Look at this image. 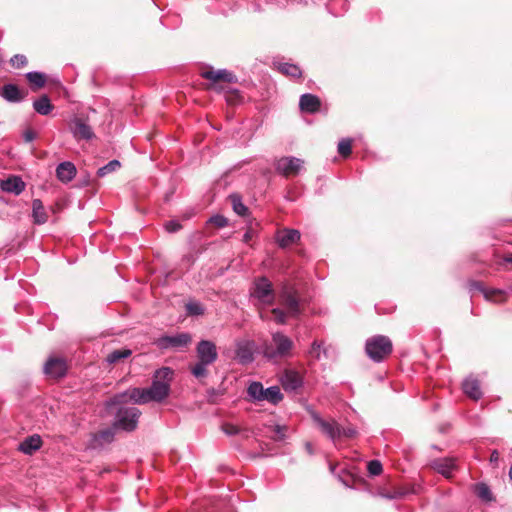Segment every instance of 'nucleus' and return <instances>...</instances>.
Here are the masks:
<instances>
[{"label": "nucleus", "mask_w": 512, "mask_h": 512, "mask_svg": "<svg viewBox=\"0 0 512 512\" xmlns=\"http://www.w3.org/2000/svg\"><path fill=\"white\" fill-rule=\"evenodd\" d=\"M300 239V232L296 229H282L276 233V241L281 248L289 247Z\"/></svg>", "instance_id": "15"}, {"label": "nucleus", "mask_w": 512, "mask_h": 512, "mask_svg": "<svg viewBox=\"0 0 512 512\" xmlns=\"http://www.w3.org/2000/svg\"><path fill=\"white\" fill-rule=\"evenodd\" d=\"M357 434L354 428H343L342 437H354Z\"/></svg>", "instance_id": "45"}, {"label": "nucleus", "mask_w": 512, "mask_h": 512, "mask_svg": "<svg viewBox=\"0 0 512 512\" xmlns=\"http://www.w3.org/2000/svg\"><path fill=\"white\" fill-rule=\"evenodd\" d=\"M119 167L120 162L118 160H111L109 163L98 169L97 175L99 177H104L107 174L116 171Z\"/></svg>", "instance_id": "34"}, {"label": "nucleus", "mask_w": 512, "mask_h": 512, "mask_svg": "<svg viewBox=\"0 0 512 512\" xmlns=\"http://www.w3.org/2000/svg\"><path fill=\"white\" fill-rule=\"evenodd\" d=\"M305 447H306L307 452H308L310 455H312V454H313V452H314V451H313L312 444H311V443H309V442H307V443L305 444Z\"/></svg>", "instance_id": "49"}, {"label": "nucleus", "mask_w": 512, "mask_h": 512, "mask_svg": "<svg viewBox=\"0 0 512 512\" xmlns=\"http://www.w3.org/2000/svg\"><path fill=\"white\" fill-rule=\"evenodd\" d=\"M432 467L443 476L450 477L455 469V462L451 458L438 459L433 461Z\"/></svg>", "instance_id": "22"}, {"label": "nucleus", "mask_w": 512, "mask_h": 512, "mask_svg": "<svg viewBox=\"0 0 512 512\" xmlns=\"http://www.w3.org/2000/svg\"><path fill=\"white\" fill-rule=\"evenodd\" d=\"M131 353L132 352L129 349L115 350L107 356V362H109L111 364L116 363L121 359L129 357L131 355Z\"/></svg>", "instance_id": "33"}, {"label": "nucleus", "mask_w": 512, "mask_h": 512, "mask_svg": "<svg viewBox=\"0 0 512 512\" xmlns=\"http://www.w3.org/2000/svg\"><path fill=\"white\" fill-rule=\"evenodd\" d=\"M186 310L189 315L199 316L204 313V307L200 302L190 301L186 304Z\"/></svg>", "instance_id": "35"}, {"label": "nucleus", "mask_w": 512, "mask_h": 512, "mask_svg": "<svg viewBox=\"0 0 512 512\" xmlns=\"http://www.w3.org/2000/svg\"><path fill=\"white\" fill-rule=\"evenodd\" d=\"M281 303L289 316L295 317L300 314L299 302L293 292L285 290L281 294Z\"/></svg>", "instance_id": "17"}, {"label": "nucleus", "mask_w": 512, "mask_h": 512, "mask_svg": "<svg viewBox=\"0 0 512 512\" xmlns=\"http://www.w3.org/2000/svg\"><path fill=\"white\" fill-rule=\"evenodd\" d=\"M76 166L69 161L60 163L56 168V176L62 183H69L76 176Z\"/></svg>", "instance_id": "16"}, {"label": "nucleus", "mask_w": 512, "mask_h": 512, "mask_svg": "<svg viewBox=\"0 0 512 512\" xmlns=\"http://www.w3.org/2000/svg\"><path fill=\"white\" fill-rule=\"evenodd\" d=\"M32 217L35 224L41 225L47 222L48 215L39 199H34L32 202Z\"/></svg>", "instance_id": "23"}, {"label": "nucleus", "mask_w": 512, "mask_h": 512, "mask_svg": "<svg viewBox=\"0 0 512 512\" xmlns=\"http://www.w3.org/2000/svg\"><path fill=\"white\" fill-rule=\"evenodd\" d=\"M10 62L14 68H22L26 66L27 58L24 55L16 54L11 58Z\"/></svg>", "instance_id": "38"}, {"label": "nucleus", "mask_w": 512, "mask_h": 512, "mask_svg": "<svg viewBox=\"0 0 512 512\" xmlns=\"http://www.w3.org/2000/svg\"><path fill=\"white\" fill-rule=\"evenodd\" d=\"M34 110L40 115H48L53 110V105L48 96L43 95L33 102Z\"/></svg>", "instance_id": "26"}, {"label": "nucleus", "mask_w": 512, "mask_h": 512, "mask_svg": "<svg viewBox=\"0 0 512 512\" xmlns=\"http://www.w3.org/2000/svg\"><path fill=\"white\" fill-rule=\"evenodd\" d=\"M498 459H499V454H498V452H497V451H493V452L491 453L490 461H491V462H497V461H498Z\"/></svg>", "instance_id": "48"}, {"label": "nucleus", "mask_w": 512, "mask_h": 512, "mask_svg": "<svg viewBox=\"0 0 512 512\" xmlns=\"http://www.w3.org/2000/svg\"><path fill=\"white\" fill-rule=\"evenodd\" d=\"M70 130L77 140H91L94 137L91 127L83 119L78 117L71 120Z\"/></svg>", "instance_id": "12"}, {"label": "nucleus", "mask_w": 512, "mask_h": 512, "mask_svg": "<svg viewBox=\"0 0 512 512\" xmlns=\"http://www.w3.org/2000/svg\"><path fill=\"white\" fill-rule=\"evenodd\" d=\"M274 431L276 433V440H283L285 438V427L276 425Z\"/></svg>", "instance_id": "44"}, {"label": "nucleus", "mask_w": 512, "mask_h": 512, "mask_svg": "<svg viewBox=\"0 0 512 512\" xmlns=\"http://www.w3.org/2000/svg\"><path fill=\"white\" fill-rule=\"evenodd\" d=\"M293 348L292 340L280 333H274L271 341L265 345L263 353L269 359L283 358L290 355Z\"/></svg>", "instance_id": "4"}, {"label": "nucleus", "mask_w": 512, "mask_h": 512, "mask_svg": "<svg viewBox=\"0 0 512 512\" xmlns=\"http://www.w3.org/2000/svg\"><path fill=\"white\" fill-rule=\"evenodd\" d=\"M106 434L108 435V434H110V432L106 431L105 433H103V436L106 435Z\"/></svg>", "instance_id": "50"}, {"label": "nucleus", "mask_w": 512, "mask_h": 512, "mask_svg": "<svg viewBox=\"0 0 512 512\" xmlns=\"http://www.w3.org/2000/svg\"><path fill=\"white\" fill-rule=\"evenodd\" d=\"M311 417L321 432L332 441H336L342 437L343 427L337 421H326L316 412H311Z\"/></svg>", "instance_id": "8"}, {"label": "nucleus", "mask_w": 512, "mask_h": 512, "mask_svg": "<svg viewBox=\"0 0 512 512\" xmlns=\"http://www.w3.org/2000/svg\"><path fill=\"white\" fill-rule=\"evenodd\" d=\"M277 68L281 73L295 78L300 77L302 74L301 69L297 65L290 63H279Z\"/></svg>", "instance_id": "31"}, {"label": "nucleus", "mask_w": 512, "mask_h": 512, "mask_svg": "<svg viewBox=\"0 0 512 512\" xmlns=\"http://www.w3.org/2000/svg\"><path fill=\"white\" fill-rule=\"evenodd\" d=\"M191 342V336L188 333H180L174 336H164L157 340V345L161 349L170 347L181 348L187 346Z\"/></svg>", "instance_id": "11"}, {"label": "nucleus", "mask_w": 512, "mask_h": 512, "mask_svg": "<svg viewBox=\"0 0 512 512\" xmlns=\"http://www.w3.org/2000/svg\"><path fill=\"white\" fill-rule=\"evenodd\" d=\"M247 393L252 400L263 401L265 388L260 382H252L247 389Z\"/></svg>", "instance_id": "29"}, {"label": "nucleus", "mask_w": 512, "mask_h": 512, "mask_svg": "<svg viewBox=\"0 0 512 512\" xmlns=\"http://www.w3.org/2000/svg\"><path fill=\"white\" fill-rule=\"evenodd\" d=\"M0 188L4 192L19 195L25 189V183L20 177L12 176L7 178L6 180H2L0 183Z\"/></svg>", "instance_id": "18"}, {"label": "nucleus", "mask_w": 512, "mask_h": 512, "mask_svg": "<svg viewBox=\"0 0 512 512\" xmlns=\"http://www.w3.org/2000/svg\"><path fill=\"white\" fill-rule=\"evenodd\" d=\"M140 415L141 412L136 407H122L117 411L114 427L124 431H133L137 427Z\"/></svg>", "instance_id": "5"}, {"label": "nucleus", "mask_w": 512, "mask_h": 512, "mask_svg": "<svg viewBox=\"0 0 512 512\" xmlns=\"http://www.w3.org/2000/svg\"><path fill=\"white\" fill-rule=\"evenodd\" d=\"M173 379L174 370L170 367H161L153 373L150 387L130 388L122 393H118L107 402V406L127 402H133L135 404H147L149 402L161 403L169 397Z\"/></svg>", "instance_id": "1"}, {"label": "nucleus", "mask_w": 512, "mask_h": 512, "mask_svg": "<svg viewBox=\"0 0 512 512\" xmlns=\"http://www.w3.org/2000/svg\"><path fill=\"white\" fill-rule=\"evenodd\" d=\"M42 446V439L39 435L34 434L32 436H29L25 438L20 444H19V451L26 455H31L35 451L39 450Z\"/></svg>", "instance_id": "19"}, {"label": "nucleus", "mask_w": 512, "mask_h": 512, "mask_svg": "<svg viewBox=\"0 0 512 512\" xmlns=\"http://www.w3.org/2000/svg\"><path fill=\"white\" fill-rule=\"evenodd\" d=\"M393 345L391 340L384 335H375L366 340L365 351L374 362L383 361L391 354Z\"/></svg>", "instance_id": "3"}, {"label": "nucleus", "mask_w": 512, "mask_h": 512, "mask_svg": "<svg viewBox=\"0 0 512 512\" xmlns=\"http://www.w3.org/2000/svg\"><path fill=\"white\" fill-rule=\"evenodd\" d=\"M222 431H223L225 434H227V435L231 436V435H236V434H238L239 429H238V427H237V426H235V425H232V424H224V425L222 426Z\"/></svg>", "instance_id": "41"}, {"label": "nucleus", "mask_w": 512, "mask_h": 512, "mask_svg": "<svg viewBox=\"0 0 512 512\" xmlns=\"http://www.w3.org/2000/svg\"><path fill=\"white\" fill-rule=\"evenodd\" d=\"M254 342L250 340H239L236 342V358L242 364L253 361Z\"/></svg>", "instance_id": "13"}, {"label": "nucleus", "mask_w": 512, "mask_h": 512, "mask_svg": "<svg viewBox=\"0 0 512 512\" xmlns=\"http://www.w3.org/2000/svg\"><path fill=\"white\" fill-rule=\"evenodd\" d=\"M320 99L313 94H303L300 97L299 106L304 112L315 113L320 109Z\"/></svg>", "instance_id": "20"}, {"label": "nucleus", "mask_w": 512, "mask_h": 512, "mask_svg": "<svg viewBox=\"0 0 512 512\" xmlns=\"http://www.w3.org/2000/svg\"><path fill=\"white\" fill-rule=\"evenodd\" d=\"M253 236H254V231L252 229H249L243 235V241L247 243L253 238Z\"/></svg>", "instance_id": "46"}, {"label": "nucleus", "mask_w": 512, "mask_h": 512, "mask_svg": "<svg viewBox=\"0 0 512 512\" xmlns=\"http://www.w3.org/2000/svg\"><path fill=\"white\" fill-rule=\"evenodd\" d=\"M252 296L262 304H271L274 300L271 282L264 277L255 281Z\"/></svg>", "instance_id": "9"}, {"label": "nucleus", "mask_w": 512, "mask_h": 512, "mask_svg": "<svg viewBox=\"0 0 512 512\" xmlns=\"http://www.w3.org/2000/svg\"><path fill=\"white\" fill-rule=\"evenodd\" d=\"M367 468L368 472L373 476H377L382 472V464L378 460H371Z\"/></svg>", "instance_id": "37"}, {"label": "nucleus", "mask_w": 512, "mask_h": 512, "mask_svg": "<svg viewBox=\"0 0 512 512\" xmlns=\"http://www.w3.org/2000/svg\"><path fill=\"white\" fill-rule=\"evenodd\" d=\"M464 393L474 400H478L482 396V391L477 379L469 377L462 384Z\"/></svg>", "instance_id": "21"}, {"label": "nucleus", "mask_w": 512, "mask_h": 512, "mask_svg": "<svg viewBox=\"0 0 512 512\" xmlns=\"http://www.w3.org/2000/svg\"><path fill=\"white\" fill-rule=\"evenodd\" d=\"M210 222L220 228L225 227L228 224L227 219L221 215H215V216L211 217Z\"/></svg>", "instance_id": "40"}, {"label": "nucleus", "mask_w": 512, "mask_h": 512, "mask_svg": "<svg viewBox=\"0 0 512 512\" xmlns=\"http://www.w3.org/2000/svg\"><path fill=\"white\" fill-rule=\"evenodd\" d=\"M484 298L495 303H502L507 300V294L501 289H483Z\"/></svg>", "instance_id": "27"}, {"label": "nucleus", "mask_w": 512, "mask_h": 512, "mask_svg": "<svg viewBox=\"0 0 512 512\" xmlns=\"http://www.w3.org/2000/svg\"><path fill=\"white\" fill-rule=\"evenodd\" d=\"M202 77L209 80V88L217 91L222 92L224 87L222 85L223 83H234L236 82V77L231 73L230 71L226 69H220V70H213L208 69L201 73Z\"/></svg>", "instance_id": "6"}, {"label": "nucleus", "mask_w": 512, "mask_h": 512, "mask_svg": "<svg viewBox=\"0 0 512 512\" xmlns=\"http://www.w3.org/2000/svg\"><path fill=\"white\" fill-rule=\"evenodd\" d=\"M35 138V133L31 130H28L24 133V139L27 142H31Z\"/></svg>", "instance_id": "47"}, {"label": "nucleus", "mask_w": 512, "mask_h": 512, "mask_svg": "<svg viewBox=\"0 0 512 512\" xmlns=\"http://www.w3.org/2000/svg\"><path fill=\"white\" fill-rule=\"evenodd\" d=\"M283 395L278 386H271L265 389L264 400L268 401L271 404L277 405L280 401H282Z\"/></svg>", "instance_id": "30"}, {"label": "nucleus", "mask_w": 512, "mask_h": 512, "mask_svg": "<svg viewBox=\"0 0 512 512\" xmlns=\"http://www.w3.org/2000/svg\"><path fill=\"white\" fill-rule=\"evenodd\" d=\"M272 313H273L274 319L277 323H279V324L285 323V313L281 309L275 308L272 310Z\"/></svg>", "instance_id": "42"}, {"label": "nucleus", "mask_w": 512, "mask_h": 512, "mask_svg": "<svg viewBox=\"0 0 512 512\" xmlns=\"http://www.w3.org/2000/svg\"><path fill=\"white\" fill-rule=\"evenodd\" d=\"M68 366L62 357H50L44 365V373L52 379H59L66 375Z\"/></svg>", "instance_id": "10"}, {"label": "nucleus", "mask_w": 512, "mask_h": 512, "mask_svg": "<svg viewBox=\"0 0 512 512\" xmlns=\"http://www.w3.org/2000/svg\"><path fill=\"white\" fill-rule=\"evenodd\" d=\"M507 260L512 263V257L508 258Z\"/></svg>", "instance_id": "51"}, {"label": "nucleus", "mask_w": 512, "mask_h": 512, "mask_svg": "<svg viewBox=\"0 0 512 512\" xmlns=\"http://www.w3.org/2000/svg\"><path fill=\"white\" fill-rule=\"evenodd\" d=\"M0 96H2L6 101L17 103L23 99L18 87L14 84H6L0 91Z\"/></svg>", "instance_id": "24"}, {"label": "nucleus", "mask_w": 512, "mask_h": 512, "mask_svg": "<svg viewBox=\"0 0 512 512\" xmlns=\"http://www.w3.org/2000/svg\"><path fill=\"white\" fill-rule=\"evenodd\" d=\"M230 199L234 212L240 216H245L248 212V208L243 204L240 196L233 194L230 196Z\"/></svg>", "instance_id": "32"}, {"label": "nucleus", "mask_w": 512, "mask_h": 512, "mask_svg": "<svg viewBox=\"0 0 512 512\" xmlns=\"http://www.w3.org/2000/svg\"><path fill=\"white\" fill-rule=\"evenodd\" d=\"M477 494L483 500H491V492L487 485L479 484L477 486Z\"/></svg>", "instance_id": "39"}, {"label": "nucleus", "mask_w": 512, "mask_h": 512, "mask_svg": "<svg viewBox=\"0 0 512 512\" xmlns=\"http://www.w3.org/2000/svg\"><path fill=\"white\" fill-rule=\"evenodd\" d=\"M281 385L285 391H295L303 384L301 374L295 370H286L281 378Z\"/></svg>", "instance_id": "14"}, {"label": "nucleus", "mask_w": 512, "mask_h": 512, "mask_svg": "<svg viewBox=\"0 0 512 512\" xmlns=\"http://www.w3.org/2000/svg\"><path fill=\"white\" fill-rule=\"evenodd\" d=\"M197 362L190 368L192 375L196 378H204L208 374L207 367L212 365L218 358L216 345L209 340H201L196 347Z\"/></svg>", "instance_id": "2"}, {"label": "nucleus", "mask_w": 512, "mask_h": 512, "mask_svg": "<svg viewBox=\"0 0 512 512\" xmlns=\"http://www.w3.org/2000/svg\"><path fill=\"white\" fill-rule=\"evenodd\" d=\"M28 82L31 84L33 90L42 88L46 83V75L42 72H28L26 74Z\"/></svg>", "instance_id": "28"}, {"label": "nucleus", "mask_w": 512, "mask_h": 512, "mask_svg": "<svg viewBox=\"0 0 512 512\" xmlns=\"http://www.w3.org/2000/svg\"><path fill=\"white\" fill-rule=\"evenodd\" d=\"M352 140L350 138L342 139L338 143V153L342 157H348L351 154Z\"/></svg>", "instance_id": "36"}, {"label": "nucleus", "mask_w": 512, "mask_h": 512, "mask_svg": "<svg viewBox=\"0 0 512 512\" xmlns=\"http://www.w3.org/2000/svg\"><path fill=\"white\" fill-rule=\"evenodd\" d=\"M304 168V161L297 157H281L275 162L276 171L286 177L295 176Z\"/></svg>", "instance_id": "7"}, {"label": "nucleus", "mask_w": 512, "mask_h": 512, "mask_svg": "<svg viewBox=\"0 0 512 512\" xmlns=\"http://www.w3.org/2000/svg\"><path fill=\"white\" fill-rule=\"evenodd\" d=\"M308 355L313 360H323L328 358V348L324 347L322 342L314 341L308 350Z\"/></svg>", "instance_id": "25"}, {"label": "nucleus", "mask_w": 512, "mask_h": 512, "mask_svg": "<svg viewBox=\"0 0 512 512\" xmlns=\"http://www.w3.org/2000/svg\"><path fill=\"white\" fill-rule=\"evenodd\" d=\"M165 228L168 232L173 233L181 228V225L176 220H170L165 224Z\"/></svg>", "instance_id": "43"}]
</instances>
